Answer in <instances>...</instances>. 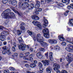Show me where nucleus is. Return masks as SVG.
I'll return each mask as SVG.
<instances>
[{
  "label": "nucleus",
  "instance_id": "nucleus-1",
  "mask_svg": "<svg viewBox=\"0 0 73 73\" xmlns=\"http://www.w3.org/2000/svg\"><path fill=\"white\" fill-rule=\"evenodd\" d=\"M37 41L38 42H40L42 46L44 47L48 46V44L44 42V38L41 36L40 34H38L36 36Z\"/></svg>",
  "mask_w": 73,
  "mask_h": 73
},
{
  "label": "nucleus",
  "instance_id": "nucleus-2",
  "mask_svg": "<svg viewBox=\"0 0 73 73\" xmlns=\"http://www.w3.org/2000/svg\"><path fill=\"white\" fill-rule=\"evenodd\" d=\"M11 10L9 9L6 10L4 11V13H5L3 14L4 17H5V18H7V17H8V18H13V16H14L15 15L13 12H11L10 14H9V13L11 12ZM6 12H8V13H6Z\"/></svg>",
  "mask_w": 73,
  "mask_h": 73
},
{
  "label": "nucleus",
  "instance_id": "nucleus-3",
  "mask_svg": "<svg viewBox=\"0 0 73 73\" xmlns=\"http://www.w3.org/2000/svg\"><path fill=\"white\" fill-rule=\"evenodd\" d=\"M29 0H23V1L25 2L22 4V7L23 9H28L29 7V4L28 3Z\"/></svg>",
  "mask_w": 73,
  "mask_h": 73
},
{
  "label": "nucleus",
  "instance_id": "nucleus-4",
  "mask_svg": "<svg viewBox=\"0 0 73 73\" xmlns=\"http://www.w3.org/2000/svg\"><path fill=\"white\" fill-rule=\"evenodd\" d=\"M42 32L44 34V36L46 38H49V30L47 28L42 30Z\"/></svg>",
  "mask_w": 73,
  "mask_h": 73
},
{
  "label": "nucleus",
  "instance_id": "nucleus-5",
  "mask_svg": "<svg viewBox=\"0 0 73 73\" xmlns=\"http://www.w3.org/2000/svg\"><path fill=\"white\" fill-rule=\"evenodd\" d=\"M67 60L68 62H70L73 61V56L72 54H68L66 57Z\"/></svg>",
  "mask_w": 73,
  "mask_h": 73
},
{
  "label": "nucleus",
  "instance_id": "nucleus-6",
  "mask_svg": "<svg viewBox=\"0 0 73 73\" xmlns=\"http://www.w3.org/2000/svg\"><path fill=\"white\" fill-rule=\"evenodd\" d=\"M32 23L35 25L37 26V27H38V28H40V29H41L42 26H41V25L40 23L38 22L37 21H33L32 22Z\"/></svg>",
  "mask_w": 73,
  "mask_h": 73
},
{
  "label": "nucleus",
  "instance_id": "nucleus-7",
  "mask_svg": "<svg viewBox=\"0 0 73 73\" xmlns=\"http://www.w3.org/2000/svg\"><path fill=\"white\" fill-rule=\"evenodd\" d=\"M33 57V55L31 54L29 57V58H27V56H24L23 59L25 60H30L31 62L33 61V59L32 57Z\"/></svg>",
  "mask_w": 73,
  "mask_h": 73
},
{
  "label": "nucleus",
  "instance_id": "nucleus-8",
  "mask_svg": "<svg viewBox=\"0 0 73 73\" xmlns=\"http://www.w3.org/2000/svg\"><path fill=\"white\" fill-rule=\"evenodd\" d=\"M5 32H3L1 33L0 37V39L1 41H3L5 40V36L4 35Z\"/></svg>",
  "mask_w": 73,
  "mask_h": 73
},
{
  "label": "nucleus",
  "instance_id": "nucleus-9",
  "mask_svg": "<svg viewBox=\"0 0 73 73\" xmlns=\"http://www.w3.org/2000/svg\"><path fill=\"white\" fill-rule=\"evenodd\" d=\"M19 49L24 51L25 50V48L26 47V45L25 44H21L19 46Z\"/></svg>",
  "mask_w": 73,
  "mask_h": 73
},
{
  "label": "nucleus",
  "instance_id": "nucleus-10",
  "mask_svg": "<svg viewBox=\"0 0 73 73\" xmlns=\"http://www.w3.org/2000/svg\"><path fill=\"white\" fill-rule=\"evenodd\" d=\"M48 42L50 44H56L57 42V40L55 39H49L48 40Z\"/></svg>",
  "mask_w": 73,
  "mask_h": 73
},
{
  "label": "nucleus",
  "instance_id": "nucleus-11",
  "mask_svg": "<svg viewBox=\"0 0 73 73\" xmlns=\"http://www.w3.org/2000/svg\"><path fill=\"white\" fill-rule=\"evenodd\" d=\"M43 21L44 22V24L43 25V27L44 28L45 27H47V25L48 24V21L46 19H45V17H44L43 18Z\"/></svg>",
  "mask_w": 73,
  "mask_h": 73
},
{
  "label": "nucleus",
  "instance_id": "nucleus-12",
  "mask_svg": "<svg viewBox=\"0 0 73 73\" xmlns=\"http://www.w3.org/2000/svg\"><path fill=\"white\" fill-rule=\"evenodd\" d=\"M41 62H42L44 66H48L49 65V61L48 60H42Z\"/></svg>",
  "mask_w": 73,
  "mask_h": 73
},
{
  "label": "nucleus",
  "instance_id": "nucleus-13",
  "mask_svg": "<svg viewBox=\"0 0 73 73\" xmlns=\"http://www.w3.org/2000/svg\"><path fill=\"white\" fill-rule=\"evenodd\" d=\"M51 1V0H41V3L42 4H44L45 3V2H47L48 3H49Z\"/></svg>",
  "mask_w": 73,
  "mask_h": 73
},
{
  "label": "nucleus",
  "instance_id": "nucleus-14",
  "mask_svg": "<svg viewBox=\"0 0 73 73\" xmlns=\"http://www.w3.org/2000/svg\"><path fill=\"white\" fill-rule=\"evenodd\" d=\"M46 70L47 73H51V70H52V68L51 67H49L47 68Z\"/></svg>",
  "mask_w": 73,
  "mask_h": 73
},
{
  "label": "nucleus",
  "instance_id": "nucleus-15",
  "mask_svg": "<svg viewBox=\"0 0 73 73\" xmlns=\"http://www.w3.org/2000/svg\"><path fill=\"white\" fill-rule=\"evenodd\" d=\"M40 2L39 1H37L36 4L35 5V8H36V9H37L39 7H40Z\"/></svg>",
  "mask_w": 73,
  "mask_h": 73
},
{
  "label": "nucleus",
  "instance_id": "nucleus-16",
  "mask_svg": "<svg viewBox=\"0 0 73 73\" xmlns=\"http://www.w3.org/2000/svg\"><path fill=\"white\" fill-rule=\"evenodd\" d=\"M36 55L39 58H42L43 57L42 55L41 54V53L40 52H39L37 53L36 54Z\"/></svg>",
  "mask_w": 73,
  "mask_h": 73
},
{
  "label": "nucleus",
  "instance_id": "nucleus-17",
  "mask_svg": "<svg viewBox=\"0 0 73 73\" xmlns=\"http://www.w3.org/2000/svg\"><path fill=\"white\" fill-rule=\"evenodd\" d=\"M49 58H50V60L51 61H53V56L52 55H53V53L52 52H50L49 54Z\"/></svg>",
  "mask_w": 73,
  "mask_h": 73
},
{
  "label": "nucleus",
  "instance_id": "nucleus-18",
  "mask_svg": "<svg viewBox=\"0 0 73 73\" xmlns=\"http://www.w3.org/2000/svg\"><path fill=\"white\" fill-rule=\"evenodd\" d=\"M53 67H55L56 69H58L59 68H60V65H58L57 63H54L53 64Z\"/></svg>",
  "mask_w": 73,
  "mask_h": 73
},
{
  "label": "nucleus",
  "instance_id": "nucleus-19",
  "mask_svg": "<svg viewBox=\"0 0 73 73\" xmlns=\"http://www.w3.org/2000/svg\"><path fill=\"white\" fill-rule=\"evenodd\" d=\"M32 18L33 20H38L40 19L38 17L35 15L32 16Z\"/></svg>",
  "mask_w": 73,
  "mask_h": 73
},
{
  "label": "nucleus",
  "instance_id": "nucleus-20",
  "mask_svg": "<svg viewBox=\"0 0 73 73\" xmlns=\"http://www.w3.org/2000/svg\"><path fill=\"white\" fill-rule=\"evenodd\" d=\"M58 37L59 38V40H60V41H63L65 40V38H64L63 36H62L61 35H59L58 36Z\"/></svg>",
  "mask_w": 73,
  "mask_h": 73
},
{
  "label": "nucleus",
  "instance_id": "nucleus-21",
  "mask_svg": "<svg viewBox=\"0 0 73 73\" xmlns=\"http://www.w3.org/2000/svg\"><path fill=\"white\" fill-rule=\"evenodd\" d=\"M34 6L35 5H34V4H31L30 5V6L29 5V7L28 9H24V10H27V9H30V8H34Z\"/></svg>",
  "mask_w": 73,
  "mask_h": 73
},
{
  "label": "nucleus",
  "instance_id": "nucleus-22",
  "mask_svg": "<svg viewBox=\"0 0 73 73\" xmlns=\"http://www.w3.org/2000/svg\"><path fill=\"white\" fill-rule=\"evenodd\" d=\"M21 31H22V32H23L24 33L25 31V27L23 26H21L20 27Z\"/></svg>",
  "mask_w": 73,
  "mask_h": 73
},
{
  "label": "nucleus",
  "instance_id": "nucleus-23",
  "mask_svg": "<svg viewBox=\"0 0 73 73\" xmlns=\"http://www.w3.org/2000/svg\"><path fill=\"white\" fill-rule=\"evenodd\" d=\"M70 0H62V3H69L70 2Z\"/></svg>",
  "mask_w": 73,
  "mask_h": 73
},
{
  "label": "nucleus",
  "instance_id": "nucleus-24",
  "mask_svg": "<svg viewBox=\"0 0 73 73\" xmlns=\"http://www.w3.org/2000/svg\"><path fill=\"white\" fill-rule=\"evenodd\" d=\"M54 49L55 50H60V48L59 46H55L54 47Z\"/></svg>",
  "mask_w": 73,
  "mask_h": 73
},
{
  "label": "nucleus",
  "instance_id": "nucleus-25",
  "mask_svg": "<svg viewBox=\"0 0 73 73\" xmlns=\"http://www.w3.org/2000/svg\"><path fill=\"white\" fill-rule=\"evenodd\" d=\"M69 23L68 24H70L71 25H73V19H72L69 20Z\"/></svg>",
  "mask_w": 73,
  "mask_h": 73
},
{
  "label": "nucleus",
  "instance_id": "nucleus-26",
  "mask_svg": "<svg viewBox=\"0 0 73 73\" xmlns=\"http://www.w3.org/2000/svg\"><path fill=\"white\" fill-rule=\"evenodd\" d=\"M27 33L29 35H35V34H34V33L33 32L32 33V32L30 31L29 30L27 31Z\"/></svg>",
  "mask_w": 73,
  "mask_h": 73
},
{
  "label": "nucleus",
  "instance_id": "nucleus-27",
  "mask_svg": "<svg viewBox=\"0 0 73 73\" xmlns=\"http://www.w3.org/2000/svg\"><path fill=\"white\" fill-rule=\"evenodd\" d=\"M17 1L16 0H14L12 2V3H11V4H12V5H16L17 4Z\"/></svg>",
  "mask_w": 73,
  "mask_h": 73
},
{
  "label": "nucleus",
  "instance_id": "nucleus-28",
  "mask_svg": "<svg viewBox=\"0 0 73 73\" xmlns=\"http://www.w3.org/2000/svg\"><path fill=\"white\" fill-rule=\"evenodd\" d=\"M56 69V68H54V70L55 71H56V72H57V73H61L60 71V70H59L58 68Z\"/></svg>",
  "mask_w": 73,
  "mask_h": 73
},
{
  "label": "nucleus",
  "instance_id": "nucleus-29",
  "mask_svg": "<svg viewBox=\"0 0 73 73\" xmlns=\"http://www.w3.org/2000/svg\"><path fill=\"white\" fill-rule=\"evenodd\" d=\"M35 66H36V64L35 63H33L30 64L31 68H34Z\"/></svg>",
  "mask_w": 73,
  "mask_h": 73
},
{
  "label": "nucleus",
  "instance_id": "nucleus-30",
  "mask_svg": "<svg viewBox=\"0 0 73 73\" xmlns=\"http://www.w3.org/2000/svg\"><path fill=\"white\" fill-rule=\"evenodd\" d=\"M21 33L20 31V30H18L17 31V34L18 35H21Z\"/></svg>",
  "mask_w": 73,
  "mask_h": 73
},
{
  "label": "nucleus",
  "instance_id": "nucleus-31",
  "mask_svg": "<svg viewBox=\"0 0 73 73\" xmlns=\"http://www.w3.org/2000/svg\"><path fill=\"white\" fill-rule=\"evenodd\" d=\"M58 6L60 7H62L64 6V5L62 3H59L58 5Z\"/></svg>",
  "mask_w": 73,
  "mask_h": 73
},
{
  "label": "nucleus",
  "instance_id": "nucleus-32",
  "mask_svg": "<svg viewBox=\"0 0 73 73\" xmlns=\"http://www.w3.org/2000/svg\"><path fill=\"white\" fill-rule=\"evenodd\" d=\"M38 12V11L37 10L34 13L36 15H37L39 14Z\"/></svg>",
  "mask_w": 73,
  "mask_h": 73
},
{
  "label": "nucleus",
  "instance_id": "nucleus-33",
  "mask_svg": "<svg viewBox=\"0 0 73 73\" xmlns=\"http://www.w3.org/2000/svg\"><path fill=\"white\" fill-rule=\"evenodd\" d=\"M9 69L10 70H13V71H14L15 69L13 67H10L9 68Z\"/></svg>",
  "mask_w": 73,
  "mask_h": 73
},
{
  "label": "nucleus",
  "instance_id": "nucleus-34",
  "mask_svg": "<svg viewBox=\"0 0 73 73\" xmlns=\"http://www.w3.org/2000/svg\"><path fill=\"white\" fill-rule=\"evenodd\" d=\"M3 4H7L8 2V0H3Z\"/></svg>",
  "mask_w": 73,
  "mask_h": 73
},
{
  "label": "nucleus",
  "instance_id": "nucleus-35",
  "mask_svg": "<svg viewBox=\"0 0 73 73\" xmlns=\"http://www.w3.org/2000/svg\"><path fill=\"white\" fill-rule=\"evenodd\" d=\"M38 66L39 67H42V64L40 62H39L38 63Z\"/></svg>",
  "mask_w": 73,
  "mask_h": 73
},
{
  "label": "nucleus",
  "instance_id": "nucleus-36",
  "mask_svg": "<svg viewBox=\"0 0 73 73\" xmlns=\"http://www.w3.org/2000/svg\"><path fill=\"white\" fill-rule=\"evenodd\" d=\"M4 73H9V70H5L4 71Z\"/></svg>",
  "mask_w": 73,
  "mask_h": 73
},
{
  "label": "nucleus",
  "instance_id": "nucleus-37",
  "mask_svg": "<svg viewBox=\"0 0 73 73\" xmlns=\"http://www.w3.org/2000/svg\"><path fill=\"white\" fill-rule=\"evenodd\" d=\"M7 54H8L9 55H11V52H10V50H7Z\"/></svg>",
  "mask_w": 73,
  "mask_h": 73
},
{
  "label": "nucleus",
  "instance_id": "nucleus-38",
  "mask_svg": "<svg viewBox=\"0 0 73 73\" xmlns=\"http://www.w3.org/2000/svg\"><path fill=\"white\" fill-rule=\"evenodd\" d=\"M18 40H19V42H21V41H22V38H21V37H19L18 38Z\"/></svg>",
  "mask_w": 73,
  "mask_h": 73
},
{
  "label": "nucleus",
  "instance_id": "nucleus-39",
  "mask_svg": "<svg viewBox=\"0 0 73 73\" xmlns=\"http://www.w3.org/2000/svg\"><path fill=\"white\" fill-rule=\"evenodd\" d=\"M61 73H68V72L65 70H62V71Z\"/></svg>",
  "mask_w": 73,
  "mask_h": 73
},
{
  "label": "nucleus",
  "instance_id": "nucleus-40",
  "mask_svg": "<svg viewBox=\"0 0 73 73\" xmlns=\"http://www.w3.org/2000/svg\"><path fill=\"white\" fill-rule=\"evenodd\" d=\"M21 26H22L23 27H25L26 26L25 25V24L24 23H21Z\"/></svg>",
  "mask_w": 73,
  "mask_h": 73
},
{
  "label": "nucleus",
  "instance_id": "nucleus-41",
  "mask_svg": "<svg viewBox=\"0 0 73 73\" xmlns=\"http://www.w3.org/2000/svg\"><path fill=\"white\" fill-rule=\"evenodd\" d=\"M12 50H13V52H15V51H16V49H15V47L14 46H13L12 47Z\"/></svg>",
  "mask_w": 73,
  "mask_h": 73
},
{
  "label": "nucleus",
  "instance_id": "nucleus-42",
  "mask_svg": "<svg viewBox=\"0 0 73 73\" xmlns=\"http://www.w3.org/2000/svg\"><path fill=\"white\" fill-rule=\"evenodd\" d=\"M25 54L26 56H28V55H29L30 53H29V52H28L25 53Z\"/></svg>",
  "mask_w": 73,
  "mask_h": 73
},
{
  "label": "nucleus",
  "instance_id": "nucleus-43",
  "mask_svg": "<svg viewBox=\"0 0 73 73\" xmlns=\"http://www.w3.org/2000/svg\"><path fill=\"white\" fill-rule=\"evenodd\" d=\"M45 55L46 57V58H48V52L46 53Z\"/></svg>",
  "mask_w": 73,
  "mask_h": 73
},
{
  "label": "nucleus",
  "instance_id": "nucleus-44",
  "mask_svg": "<svg viewBox=\"0 0 73 73\" xmlns=\"http://www.w3.org/2000/svg\"><path fill=\"white\" fill-rule=\"evenodd\" d=\"M13 44L15 47H16L17 46V44L15 42H13Z\"/></svg>",
  "mask_w": 73,
  "mask_h": 73
},
{
  "label": "nucleus",
  "instance_id": "nucleus-45",
  "mask_svg": "<svg viewBox=\"0 0 73 73\" xmlns=\"http://www.w3.org/2000/svg\"><path fill=\"white\" fill-rule=\"evenodd\" d=\"M40 50H41V51H42L43 52H44L45 50V49H44V48H41L40 49Z\"/></svg>",
  "mask_w": 73,
  "mask_h": 73
},
{
  "label": "nucleus",
  "instance_id": "nucleus-46",
  "mask_svg": "<svg viewBox=\"0 0 73 73\" xmlns=\"http://www.w3.org/2000/svg\"><path fill=\"white\" fill-rule=\"evenodd\" d=\"M12 0H9V3L10 4H11L12 3Z\"/></svg>",
  "mask_w": 73,
  "mask_h": 73
},
{
  "label": "nucleus",
  "instance_id": "nucleus-47",
  "mask_svg": "<svg viewBox=\"0 0 73 73\" xmlns=\"http://www.w3.org/2000/svg\"><path fill=\"white\" fill-rule=\"evenodd\" d=\"M66 43L65 42H63L61 43V45H66Z\"/></svg>",
  "mask_w": 73,
  "mask_h": 73
},
{
  "label": "nucleus",
  "instance_id": "nucleus-48",
  "mask_svg": "<svg viewBox=\"0 0 73 73\" xmlns=\"http://www.w3.org/2000/svg\"><path fill=\"white\" fill-rule=\"evenodd\" d=\"M25 66H26V67L27 68H28V67H29V65L28 64H25Z\"/></svg>",
  "mask_w": 73,
  "mask_h": 73
},
{
  "label": "nucleus",
  "instance_id": "nucleus-49",
  "mask_svg": "<svg viewBox=\"0 0 73 73\" xmlns=\"http://www.w3.org/2000/svg\"><path fill=\"white\" fill-rule=\"evenodd\" d=\"M14 11L15 12V13H18V15H20V14L19 13V12H18V11H16V10H14Z\"/></svg>",
  "mask_w": 73,
  "mask_h": 73
},
{
  "label": "nucleus",
  "instance_id": "nucleus-50",
  "mask_svg": "<svg viewBox=\"0 0 73 73\" xmlns=\"http://www.w3.org/2000/svg\"><path fill=\"white\" fill-rule=\"evenodd\" d=\"M37 10L39 12H41L42 11V9H38V8L37 9Z\"/></svg>",
  "mask_w": 73,
  "mask_h": 73
},
{
  "label": "nucleus",
  "instance_id": "nucleus-51",
  "mask_svg": "<svg viewBox=\"0 0 73 73\" xmlns=\"http://www.w3.org/2000/svg\"><path fill=\"white\" fill-rule=\"evenodd\" d=\"M70 7L72 9H73V4H72L70 5Z\"/></svg>",
  "mask_w": 73,
  "mask_h": 73
},
{
  "label": "nucleus",
  "instance_id": "nucleus-52",
  "mask_svg": "<svg viewBox=\"0 0 73 73\" xmlns=\"http://www.w3.org/2000/svg\"><path fill=\"white\" fill-rule=\"evenodd\" d=\"M14 55L15 56V57H17V56H18V54L17 53H15Z\"/></svg>",
  "mask_w": 73,
  "mask_h": 73
},
{
  "label": "nucleus",
  "instance_id": "nucleus-53",
  "mask_svg": "<svg viewBox=\"0 0 73 73\" xmlns=\"http://www.w3.org/2000/svg\"><path fill=\"white\" fill-rule=\"evenodd\" d=\"M2 53L3 54H5V51L4 50L2 52Z\"/></svg>",
  "mask_w": 73,
  "mask_h": 73
},
{
  "label": "nucleus",
  "instance_id": "nucleus-54",
  "mask_svg": "<svg viewBox=\"0 0 73 73\" xmlns=\"http://www.w3.org/2000/svg\"><path fill=\"white\" fill-rule=\"evenodd\" d=\"M33 40H34V41H36L37 40V39H36V37H33Z\"/></svg>",
  "mask_w": 73,
  "mask_h": 73
},
{
  "label": "nucleus",
  "instance_id": "nucleus-55",
  "mask_svg": "<svg viewBox=\"0 0 73 73\" xmlns=\"http://www.w3.org/2000/svg\"><path fill=\"white\" fill-rule=\"evenodd\" d=\"M20 57L21 58L23 57V54H20Z\"/></svg>",
  "mask_w": 73,
  "mask_h": 73
},
{
  "label": "nucleus",
  "instance_id": "nucleus-56",
  "mask_svg": "<svg viewBox=\"0 0 73 73\" xmlns=\"http://www.w3.org/2000/svg\"><path fill=\"white\" fill-rule=\"evenodd\" d=\"M3 49L4 50H6V49H7V46H4L3 47Z\"/></svg>",
  "mask_w": 73,
  "mask_h": 73
},
{
  "label": "nucleus",
  "instance_id": "nucleus-57",
  "mask_svg": "<svg viewBox=\"0 0 73 73\" xmlns=\"http://www.w3.org/2000/svg\"><path fill=\"white\" fill-rule=\"evenodd\" d=\"M68 9H70V8H71V7H70V6L68 5Z\"/></svg>",
  "mask_w": 73,
  "mask_h": 73
},
{
  "label": "nucleus",
  "instance_id": "nucleus-58",
  "mask_svg": "<svg viewBox=\"0 0 73 73\" xmlns=\"http://www.w3.org/2000/svg\"><path fill=\"white\" fill-rule=\"evenodd\" d=\"M30 50L31 52H33V49L32 48H30Z\"/></svg>",
  "mask_w": 73,
  "mask_h": 73
},
{
  "label": "nucleus",
  "instance_id": "nucleus-59",
  "mask_svg": "<svg viewBox=\"0 0 73 73\" xmlns=\"http://www.w3.org/2000/svg\"><path fill=\"white\" fill-rule=\"evenodd\" d=\"M26 72L27 73H35V72H31L30 71H27Z\"/></svg>",
  "mask_w": 73,
  "mask_h": 73
},
{
  "label": "nucleus",
  "instance_id": "nucleus-60",
  "mask_svg": "<svg viewBox=\"0 0 73 73\" xmlns=\"http://www.w3.org/2000/svg\"><path fill=\"white\" fill-rule=\"evenodd\" d=\"M3 27L0 26V29H1L2 30H3Z\"/></svg>",
  "mask_w": 73,
  "mask_h": 73
},
{
  "label": "nucleus",
  "instance_id": "nucleus-61",
  "mask_svg": "<svg viewBox=\"0 0 73 73\" xmlns=\"http://www.w3.org/2000/svg\"><path fill=\"white\" fill-rule=\"evenodd\" d=\"M2 45H3V43L2 42H0V46H1Z\"/></svg>",
  "mask_w": 73,
  "mask_h": 73
},
{
  "label": "nucleus",
  "instance_id": "nucleus-62",
  "mask_svg": "<svg viewBox=\"0 0 73 73\" xmlns=\"http://www.w3.org/2000/svg\"><path fill=\"white\" fill-rule=\"evenodd\" d=\"M3 44L4 45H5L7 44V42L5 41L4 42H3Z\"/></svg>",
  "mask_w": 73,
  "mask_h": 73
},
{
  "label": "nucleus",
  "instance_id": "nucleus-63",
  "mask_svg": "<svg viewBox=\"0 0 73 73\" xmlns=\"http://www.w3.org/2000/svg\"><path fill=\"white\" fill-rule=\"evenodd\" d=\"M64 15H65V16H67V14L66 12H65L64 13Z\"/></svg>",
  "mask_w": 73,
  "mask_h": 73
},
{
  "label": "nucleus",
  "instance_id": "nucleus-64",
  "mask_svg": "<svg viewBox=\"0 0 73 73\" xmlns=\"http://www.w3.org/2000/svg\"><path fill=\"white\" fill-rule=\"evenodd\" d=\"M34 62L35 63V64H37V62L36 60H34Z\"/></svg>",
  "mask_w": 73,
  "mask_h": 73
}]
</instances>
